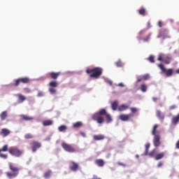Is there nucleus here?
I'll use <instances>...</instances> for the list:
<instances>
[{
  "mask_svg": "<svg viewBox=\"0 0 179 179\" xmlns=\"http://www.w3.org/2000/svg\"><path fill=\"white\" fill-rule=\"evenodd\" d=\"M146 31V30H141L139 31V35L142 36L143 33H145Z\"/></svg>",
  "mask_w": 179,
  "mask_h": 179,
  "instance_id": "obj_51",
  "label": "nucleus"
},
{
  "mask_svg": "<svg viewBox=\"0 0 179 179\" xmlns=\"http://www.w3.org/2000/svg\"><path fill=\"white\" fill-rule=\"evenodd\" d=\"M148 29H150V27H152V26H150V22L148 23Z\"/></svg>",
  "mask_w": 179,
  "mask_h": 179,
  "instance_id": "obj_59",
  "label": "nucleus"
},
{
  "mask_svg": "<svg viewBox=\"0 0 179 179\" xmlns=\"http://www.w3.org/2000/svg\"><path fill=\"white\" fill-rule=\"evenodd\" d=\"M134 117V113H129V114H122L119 116V119L121 120V121H129L131 118Z\"/></svg>",
  "mask_w": 179,
  "mask_h": 179,
  "instance_id": "obj_9",
  "label": "nucleus"
},
{
  "mask_svg": "<svg viewBox=\"0 0 179 179\" xmlns=\"http://www.w3.org/2000/svg\"><path fill=\"white\" fill-rule=\"evenodd\" d=\"M150 37H152V33H150L145 38H143L144 43H148V41L150 40Z\"/></svg>",
  "mask_w": 179,
  "mask_h": 179,
  "instance_id": "obj_33",
  "label": "nucleus"
},
{
  "mask_svg": "<svg viewBox=\"0 0 179 179\" xmlns=\"http://www.w3.org/2000/svg\"><path fill=\"white\" fill-rule=\"evenodd\" d=\"M178 122H179V114H178L176 116L172 118V124H173V125H177V124H178Z\"/></svg>",
  "mask_w": 179,
  "mask_h": 179,
  "instance_id": "obj_20",
  "label": "nucleus"
},
{
  "mask_svg": "<svg viewBox=\"0 0 179 179\" xmlns=\"http://www.w3.org/2000/svg\"><path fill=\"white\" fill-rule=\"evenodd\" d=\"M159 126L157 124H155L152 129V135H156V130L157 129V127Z\"/></svg>",
  "mask_w": 179,
  "mask_h": 179,
  "instance_id": "obj_36",
  "label": "nucleus"
},
{
  "mask_svg": "<svg viewBox=\"0 0 179 179\" xmlns=\"http://www.w3.org/2000/svg\"><path fill=\"white\" fill-rule=\"evenodd\" d=\"M171 59H173V58L171 57V55H168L164 57V62L166 65H169V64H170L171 62Z\"/></svg>",
  "mask_w": 179,
  "mask_h": 179,
  "instance_id": "obj_13",
  "label": "nucleus"
},
{
  "mask_svg": "<svg viewBox=\"0 0 179 179\" xmlns=\"http://www.w3.org/2000/svg\"><path fill=\"white\" fill-rule=\"evenodd\" d=\"M71 166H69L71 171H78L79 170V164L75 162H71Z\"/></svg>",
  "mask_w": 179,
  "mask_h": 179,
  "instance_id": "obj_10",
  "label": "nucleus"
},
{
  "mask_svg": "<svg viewBox=\"0 0 179 179\" xmlns=\"http://www.w3.org/2000/svg\"><path fill=\"white\" fill-rule=\"evenodd\" d=\"M49 86L50 87H53V88L58 87V82L55 80L51 81L49 83Z\"/></svg>",
  "mask_w": 179,
  "mask_h": 179,
  "instance_id": "obj_23",
  "label": "nucleus"
},
{
  "mask_svg": "<svg viewBox=\"0 0 179 179\" xmlns=\"http://www.w3.org/2000/svg\"><path fill=\"white\" fill-rule=\"evenodd\" d=\"M129 108V106L125 104H122L118 106L117 110L118 111H127Z\"/></svg>",
  "mask_w": 179,
  "mask_h": 179,
  "instance_id": "obj_15",
  "label": "nucleus"
},
{
  "mask_svg": "<svg viewBox=\"0 0 179 179\" xmlns=\"http://www.w3.org/2000/svg\"><path fill=\"white\" fill-rule=\"evenodd\" d=\"M149 148H150V144L148 143L145 145V149L149 150Z\"/></svg>",
  "mask_w": 179,
  "mask_h": 179,
  "instance_id": "obj_53",
  "label": "nucleus"
},
{
  "mask_svg": "<svg viewBox=\"0 0 179 179\" xmlns=\"http://www.w3.org/2000/svg\"><path fill=\"white\" fill-rule=\"evenodd\" d=\"M115 65L117 67V68H122V66H124V64H122V62H121V59H119L117 62H116L115 63Z\"/></svg>",
  "mask_w": 179,
  "mask_h": 179,
  "instance_id": "obj_30",
  "label": "nucleus"
},
{
  "mask_svg": "<svg viewBox=\"0 0 179 179\" xmlns=\"http://www.w3.org/2000/svg\"><path fill=\"white\" fill-rule=\"evenodd\" d=\"M20 117L23 121H31V120H34V117H29L26 115H21Z\"/></svg>",
  "mask_w": 179,
  "mask_h": 179,
  "instance_id": "obj_17",
  "label": "nucleus"
},
{
  "mask_svg": "<svg viewBox=\"0 0 179 179\" xmlns=\"http://www.w3.org/2000/svg\"><path fill=\"white\" fill-rule=\"evenodd\" d=\"M177 108V106L176 105H172L169 107V110H176Z\"/></svg>",
  "mask_w": 179,
  "mask_h": 179,
  "instance_id": "obj_46",
  "label": "nucleus"
},
{
  "mask_svg": "<svg viewBox=\"0 0 179 179\" xmlns=\"http://www.w3.org/2000/svg\"><path fill=\"white\" fill-rule=\"evenodd\" d=\"M66 129H68V128L64 124L58 127L59 132H64V131H66Z\"/></svg>",
  "mask_w": 179,
  "mask_h": 179,
  "instance_id": "obj_28",
  "label": "nucleus"
},
{
  "mask_svg": "<svg viewBox=\"0 0 179 179\" xmlns=\"http://www.w3.org/2000/svg\"><path fill=\"white\" fill-rule=\"evenodd\" d=\"M131 113H133V114H135V113H136V111H138V109H136V108H130Z\"/></svg>",
  "mask_w": 179,
  "mask_h": 179,
  "instance_id": "obj_44",
  "label": "nucleus"
},
{
  "mask_svg": "<svg viewBox=\"0 0 179 179\" xmlns=\"http://www.w3.org/2000/svg\"><path fill=\"white\" fill-rule=\"evenodd\" d=\"M163 34H169V29H162V31L161 32V36H163Z\"/></svg>",
  "mask_w": 179,
  "mask_h": 179,
  "instance_id": "obj_41",
  "label": "nucleus"
},
{
  "mask_svg": "<svg viewBox=\"0 0 179 179\" xmlns=\"http://www.w3.org/2000/svg\"><path fill=\"white\" fill-rule=\"evenodd\" d=\"M141 92L145 93V92H146V90H148V86H146V85H145V84H142L141 86Z\"/></svg>",
  "mask_w": 179,
  "mask_h": 179,
  "instance_id": "obj_32",
  "label": "nucleus"
},
{
  "mask_svg": "<svg viewBox=\"0 0 179 179\" xmlns=\"http://www.w3.org/2000/svg\"><path fill=\"white\" fill-rule=\"evenodd\" d=\"M49 92L50 94H55L57 93V90H55V88H53V87H50Z\"/></svg>",
  "mask_w": 179,
  "mask_h": 179,
  "instance_id": "obj_34",
  "label": "nucleus"
},
{
  "mask_svg": "<svg viewBox=\"0 0 179 179\" xmlns=\"http://www.w3.org/2000/svg\"><path fill=\"white\" fill-rule=\"evenodd\" d=\"M95 164L99 166V167H103V166H104V160L101 159H96L95 161Z\"/></svg>",
  "mask_w": 179,
  "mask_h": 179,
  "instance_id": "obj_18",
  "label": "nucleus"
},
{
  "mask_svg": "<svg viewBox=\"0 0 179 179\" xmlns=\"http://www.w3.org/2000/svg\"><path fill=\"white\" fill-rule=\"evenodd\" d=\"M30 145H31V150L34 152H37V150L40 149V148H41L42 146L41 143L37 141H33Z\"/></svg>",
  "mask_w": 179,
  "mask_h": 179,
  "instance_id": "obj_8",
  "label": "nucleus"
},
{
  "mask_svg": "<svg viewBox=\"0 0 179 179\" xmlns=\"http://www.w3.org/2000/svg\"><path fill=\"white\" fill-rule=\"evenodd\" d=\"M52 173V171L51 170H48L43 174L44 178H50L51 177V174Z\"/></svg>",
  "mask_w": 179,
  "mask_h": 179,
  "instance_id": "obj_25",
  "label": "nucleus"
},
{
  "mask_svg": "<svg viewBox=\"0 0 179 179\" xmlns=\"http://www.w3.org/2000/svg\"><path fill=\"white\" fill-rule=\"evenodd\" d=\"M117 86H120V87H124V84H122V83H120L117 85Z\"/></svg>",
  "mask_w": 179,
  "mask_h": 179,
  "instance_id": "obj_57",
  "label": "nucleus"
},
{
  "mask_svg": "<svg viewBox=\"0 0 179 179\" xmlns=\"http://www.w3.org/2000/svg\"><path fill=\"white\" fill-rule=\"evenodd\" d=\"M1 152H8V145H3L2 149L0 150Z\"/></svg>",
  "mask_w": 179,
  "mask_h": 179,
  "instance_id": "obj_39",
  "label": "nucleus"
},
{
  "mask_svg": "<svg viewBox=\"0 0 179 179\" xmlns=\"http://www.w3.org/2000/svg\"><path fill=\"white\" fill-rule=\"evenodd\" d=\"M136 157H137V158L139 157V155H136Z\"/></svg>",
  "mask_w": 179,
  "mask_h": 179,
  "instance_id": "obj_61",
  "label": "nucleus"
},
{
  "mask_svg": "<svg viewBox=\"0 0 179 179\" xmlns=\"http://www.w3.org/2000/svg\"><path fill=\"white\" fill-rule=\"evenodd\" d=\"M143 80H148V79H150V76L149 74H145L142 76Z\"/></svg>",
  "mask_w": 179,
  "mask_h": 179,
  "instance_id": "obj_40",
  "label": "nucleus"
},
{
  "mask_svg": "<svg viewBox=\"0 0 179 179\" xmlns=\"http://www.w3.org/2000/svg\"><path fill=\"white\" fill-rule=\"evenodd\" d=\"M157 60L161 61L162 62H164V56L163 55H159Z\"/></svg>",
  "mask_w": 179,
  "mask_h": 179,
  "instance_id": "obj_37",
  "label": "nucleus"
},
{
  "mask_svg": "<svg viewBox=\"0 0 179 179\" xmlns=\"http://www.w3.org/2000/svg\"><path fill=\"white\" fill-rule=\"evenodd\" d=\"M158 67L162 71V73L166 76V78H170L173 76V69H165L164 65L162 64H158Z\"/></svg>",
  "mask_w": 179,
  "mask_h": 179,
  "instance_id": "obj_6",
  "label": "nucleus"
},
{
  "mask_svg": "<svg viewBox=\"0 0 179 179\" xmlns=\"http://www.w3.org/2000/svg\"><path fill=\"white\" fill-rule=\"evenodd\" d=\"M1 121H3L4 120H6V117H8V112L3 111L0 115Z\"/></svg>",
  "mask_w": 179,
  "mask_h": 179,
  "instance_id": "obj_26",
  "label": "nucleus"
},
{
  "mask_svg": "<svg viewBox=\"0 0 179 179\" xmlns=\"http://www.w3.org/2000/svg\"><path fill=\"white\" fill-rule=\"evenodd\" d=\"M153 143L155 148H159V146H160V136L159 135L155 136Z\"/></svg>",
  "mask_w": 179,
  "mask_h": 179,
  "instance_id": "obj_11",
  "label": "nucleus"
},
{
  "mask_svg": "<svg viewBox=\"0 0 179 179\" xmlns=\"http://www.w3.org/2000/svg\"><path fill=\"white\" fill-rule=\"evenodd\" d=\"M139 82H142V78H138L136 83H139Z\"/></svg>",
  "mask_w": 179,
  "mask_h": 179,
  "instance_id": "obj_58",
  "label": "nucleus"
},
{
  "mask_svg": "<svg viewBox=\"0 0 179 179\" xmlns=\"http://www.w3.org/2000/svg\"><path fill=\"white\" fill-rule=\"evenodd\" d=\"M164 157V152H161L157 154L155 157V160H160V159H163Z\"/></svg>",
  "mask_w": 179,
  "mask_h": 179,
  "instance_id": "obj_27",
  "label": "nucleus"
},
{
  "mask_svg": "<svg viewBox=\"0 0 179 179\" xmlns=\"http://www.w3.org/2000/svg\"><path fill=\"white\" fill-rule=\"evenodd\" d=\"M152 100L155 103H156V101H157V100H159V98L157 97H152Z\"/></svg>",
  "mask_w": 179,
  "mask_h": 179,
  "instance_id": "obj_50",
  "label": "nucleus"
},
{
  "mask_svg": "<svg viewBox=\"0 0 179 179\" xmlns=\"http://www.w3.org/2000/svg\"><path fill=\"white\" fill-rule=\"evenodd\" d=\"M8 168L11 172L6 173L7 178L9 179L16 178V177L19 176V171H20V169L14 165V164L12 162L8 163Z\"/></svg>",
  "mask_w": 179,
  "mask_h": 179,
  "instance_id": "obj_2",
  "label": "nucleus"
},
{
  "mask_svg": "<svg viewBox=\"0 0 179 179\" xmlns=\"http://www.w3.org/2000/svg\"><path fill=\"white\" fill-rule=\"evenodd\" d=\"M165 38H170V36L166 35L163 36V40H165Z\"/></svg>",
  "mask_w": 179,
  "mask_h": 179,
  "instance_id": "obj_54",
  "label": "nucleus"
},
{
  "mask_svg": "<svg viewBox=\"0 0 179 179\" xmlns=\"http://www.w3.org/2000/svg\"><path fill=\"white\" fill-rule=\"evenodd\" d=\"M86 73H87L88 75H90V78H94L97 79L99 76H101L103 73V69H101V67H95L92 69H87L86 70Z\"/></svg>",
  "mask_w": 179,
  "mask_h": 179,
  "instance_id": "obj_3",
  "label": "nucleus"
},
{
  "mask_svg": "<svg viewBox=\"0 0 179 179\" xmlns=\"http://www.w3.org/2000/svg\"><path fill=\"white\" fill-rule=\"evenodd\" d=\"M112 110L115 111L118 108V101H115L111 103Z\"/></svg>",
  "mask_w": 179,
  "mask_h": 179,
  "instance_id": "obj_21",
  "label": "nucleus"
},
{
  "mask_svg": "<svg viewBox=\"0 0 179 179\" xmlns=\"http://www.w3.org/2000/svg\"><path fill=\"white\" fill-rule=\"evenodd\" d=\"M104 138H106V136H104V135H103V134L93 136L94 141H103L104 139Z\"/></svg>",
  "mask_w": 179,
  "mask_h": 179,
  "instance_id": "obj_16",
  "label": "nucleus"
},
{
  "mask_svg": "<svg viewBox=\"0 0 179 179\" xmlns=\"http://www.w3.org/2000/svg\"><path fill=\"white\" fill-rule=\"evenodd\" d=\"M162 166H163V163L159 162L157 164V167H162Z\"/></svg>",
  "mask_w": 179,
  "mask_h": 179,
  "instance_id": "obj_56",
  "label": "nucleus"
},
{
  "mask_svg": "<svg viewBox=\"0 0 179 179\" xmlns=\"http://www.w3.org/2000/svg\"><path fill=\"white\" fill-rule=\"evenodd\" d=\"M138 14L141 16H146V8H142L138 10Z\"/></svg>",
  "mask_w": 179,
  "mask_h": 179,
  "instance_id": "obj_22",
  "label": "nucleus"
},
{
  "mask_svg": "<svg viewBox=\"0 0 179 179\" xmlns=\"http://www.w3.org/2000/svg\"><path fill=\"white\" fill-rule=\"evenodd\" d=\"M118 166H122V167H125L127 165L125 164H122V162H117Z\"/></svg>",
  "mask_w": 179,
  "mask_h": 179,
  "instance_id": "obj_48",
  "label": "nucleus"
},
{
  "mask_svg": "<svg viewBox=\"0 0 179 179\" xmlns=\"http://www.w3.org/2000/svg\"><path fill=\"white\" fill-rule=\"evenodd\" d=\"M148 61H150L151 64H155V56L150 55L148 58Z\"/></svg>",
  "mask_w": 179,
  "mask_h": 179,
  "instance_id": "obj_38",
  "label": "nucleus"
},
{
  "mask_svg": "<svg viewBox=\"0 0 179 179\" xmlns=\"http://www.w3.org/2000/svg\"><path fill=\"white\" fill-rule=\"evenodd\" d=\"M10 134V131L8 129H2L1 131L0 132V135L3 136L4 138L8 136Z\"/></svg>",
  "mask_w": 179,
  "mask_h": 179,
  "instance_id": "obj_14",
  "label": "nucleus"
},
{
  "mask_svg": "<svg viewBox=\"0 0 179 179\" xmlns=\"http://www.w3.org/2000/svg\"><path fill=\"white\" fill-rule=\"evenodd\" d=\"M20 83H23L24 85L30 83V78L29 77L18 78L15 80L14 86H15V87H17V86H19Z\"/></svg>",
  "mask_w": 179,
  "mask_h": 179,
  "instance_id": "obj_7",
  "label": "nucleus"
},
{
  "mask_svg": "<svg viewBox=\"0 0 179 179\" xmlns=\"http://www.w3.org/2000/svg\"><path fill=\"white\" fill-rule=\"evenodd\" d=\"M61 146L65 152H68L69 153H75L76 152V148H75L72 144L63 142L62 143Z\"/></svg>",
  "mask_w": 179,
  "mask_h": 179,
  "instance_id": "obj_5",
  "label": "nucleus"
},
{
  "mask_svg": "<svg viewBox=\"0 0 179 179\" xmlns=\"http://www.w3.org/2000/svg\"><path fill=\"white\" fill-rule=\"evenodd\" d=\"M157 117H158L159 120H164V115L160 110H157Z\"/></svg>",
  "mask_w": 179,
  "mask_h": 179,
  "instance_id": "obj_24",
  "label": "nucleus"
},
{
  "mask_svg": "<svg viewBox=\"0 0 179 179\" xmlns=\"http://www.w3.org/2000/svg\"><path fill=\"white\" fill-rule=\"evenodd\" d=\"M80 135H82L83 138H86V134H85V132L80 131Z\"/></svg>",
  "mask_w": 179,
  "mask_h": 179,
  "instance_id": "obj_52",
  "label": "nucleus"
},
{
  "mask_svg": "<svg viewBox=\"0 0 179 179\" xmlns=\"http://www.w3.org/2000/svg\"><path fill=\"white\" fill-rule=\"evenodd\" d=\"M24 93H31V90L27 87L24 88Z\"/></svg>",
  "mask_w": 179,
  "mask_h": 179,
  "instance_id": "obj_43",
  "label": "nucleus"
},
{
  "mask_svg": "<svg viewBox=\"0 0 179 179\" xmlns=\"http://www.w3.org/2000/svg\"><path fill=\"white\" fill-rule=\"evenodd\" d=\"M100 179V178H99Z\"/></svg>",
  "mask_w": 179,
  "mask_h": 179,
  "instance_id": "obj_62",
  "label": "nucleus"
},
{
  "mask_svg": "<svg viewBox=\"0 0 179 179\" xmlns=\"http://www.w3.org/2000/svg\"><path fill=\"white\" fill-rule=\"evenodd\" d=\"M148 153H149V150L145 149V150L144 152V156H148Z\"/></svg>",
  "mask_w": 179,
  "mask_h": 179,
  "instance_id": "obj_49",
  "label": "nucleus"
},
{
  "mask_svg": "<svg viewBox=\"0 0 179 179\" xmlns=\"http://www.w3.org/2000/svg\"><path fill=\"white\" fill-rule=\"evenodd\" d=\"M103 115L106 116V122L110 124V122H113V119L110 114L107 113V110L106 109H101L99 112L96 113L93 115L92 119L94 121H96L98 124H103L104 122V117Z\"/></svg>",
  "mask_w": 179,
  "mask_h": 179,
  "instance_id": "obj_1",
  "label": "nucleus"
},
{
  "mask_svg": "<svg viewBox=\"0 0 179 179\" xmlns=\"http://www.w3.org/2000/svg\"><path fill=\"white\" fill-rule=\"evenodd\" d=\"M82 122H77L73 124V128H80L82 127Z\"/></svg>",
  "mask_w": 179,
  "mask_h": 179,
  "instance_id": "obj_31",
  "label": "nucleus"
},
{
  "mask_svg": "<svg viewBox=\"0 0 179 179\" xmlns=\"http://www.w3.org/2000/svg\"><path fill=\"white\" fill-rule=\"evenodd\" d=\"M24 138L26 139H33L34 136H33V134H26L24 135Z\"/></svg>",
  "mask_w": 179,
  "mask_h": 179,
  "instance_id": "obj_35",
  "label": "nucleus"
},
{
  "mask_svg": "<svg viewBox=\"0 0 179 179\" xmlns=\"http://www.w3.org/2000/svg\"><path fill=\"white\" fill-rule=\"evenodd\" d=\"M8 152L14 157H21L23 155V150H21L16 146H12L8 149Z\"/></svg>",
  "mask_w": 179,
  "mask_h": 179,
  "instance_id": "obj_4",
  "label": "nucleus"
},
{
  "mask_svg": "<svg viewBox=\"0 0 179 179\" xmlns=\"http://www.w3.org/2000/svg\"><path fill=\"white\" fill-rule=\"evenodd\" d=\"M158 26H159V27H162V21H159V22H158Z\"/></svg>",
  "mask_w": 179,
  "mask_h": 179,
  "instance_id": "obj_55",
  "label": "nucleus"
},
{
  "mask_svg": "<svg viewBox=\"0 0 179 179\" xmlns=\"http://www.w3.org/2000/svg\"><path fill=\"white\" fill-rule=\"evenodd\" d=\"M0 157L2 159H8V155L0 153Z\"/></svg>",
  "mask_w": 179,
  "mask_h": 179,
  "instance_id": "obj_42",
  "label": "nucleus"
},
{
  "mask_svg": "<svg viewBox=\"0 0 179 179\" xmlns=\"http://www.w3.org/2000/svg\"><path fill=\"white\" fill-rule=\"evenodd\" d=\"M59 75H61V72H57V73L50 72V73H49V76L54 80L58 79V77L59 76Z\"/></svg>",
  "mask_w": 179,
  "mask_h": 179,
  "instance_id": "obj_12",
  "label": "nucleus"
},
{
  "mask_svg": "<svg viewBox=\"0 0 179 179\" xmlns=\"http://www.w3.org/2000/svg\"><path fill=\"white\" fill-rule=\"evenodd\" d=\"M43 96H44V93L39 92L37 94L38 97H43Z\"/></svg>",
  "mask_w": 179,
  "mask_h": 179,
  "instance_id": "obj_47",
  "label": "nucleus"
},
{
  "mask_svg": "<svg viewBox=\"0 0 179 179\" xmlns=\"http://www.w3.org/2000/svg\"><path fill=\"white\" fill-rule=\"evenodd\" d=\"M17 96L18 97V103H23L26 100V97L22 94H18Z\"/></svg>",
  "mask_w": 179,
  "mask_h": 179,
  "instance_id": "obj_19",
  "label": "nucleus"
},
{
  "mask_svg": "<svg viewBox=\"0 0 179 179\" xmlns=\"http://www.w3.org/2000/svg\"><path fill=\"white\" fill-rule=\"evenodd\" d=\"M52 124V120H45L43 122V127H48Z\"/></svg>",
  "mask_w": 179,
  "mask_h": 179,
  "instance_id": "obj_29",
  "label": "nucleus"
},
{
  "mask_svg": "<svg viewBox=\"0 0 179 179\" xmlns=\"http://www.w3.org/2000/svg\"><path fill=\"white\" fill-rule=\"evenodd\" d=\"M155 152L156 151L153 150L151 152L149 153V156H150V157H153V156H155Z\"/></svg>",
  "mask_w": 179,
  "mask_h": 179,
  "instance_id": "obj_45",
  "label": "nucleus"
},
{
  "mask_svg": "<svg viewBox=\"0 0 179 179\" xmlns=\"http://www.w3.org/2000/svg\"><path fill=\"white\" fill-rule=\"evenodd\" d=\"M176 73H179V69L176 71Z\"/></svg>",
  "mask_w": 179,
  "mask_h": 179,
  "instance_id": "obj_60",
  "label": "nucleus"
}]
</instances>
